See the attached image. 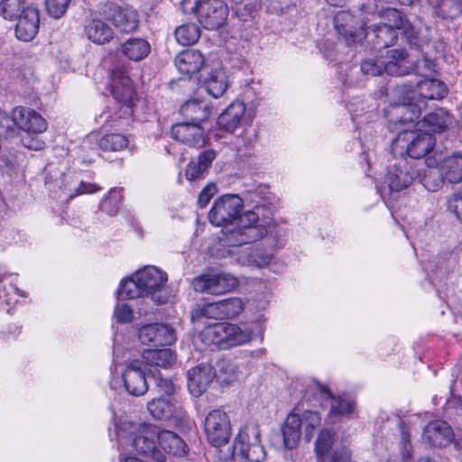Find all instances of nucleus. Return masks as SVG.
Listing matches in <instances>:
<instances>
[{
  "instance_id": "obj_17",
  "label": "nucleus",
  "mask_w": 462,
  "mask_h": 462,
  "mask_svg": "<svg viewBox=\"0 0 462 462\" xmlns=\"http://www.w3.org/2000/svg\"><path fill=\"white\" fill-rule=\"evenodd\" d=\"M110 86L116 103H134L136 92L132 79L123 68L116 66L111 70Z\"/></svg>"
},
{
  "instance_id": "obj_30",
  "label": "nucleus",
  "mask_w": 462,
  "mask_h": 462,
  "mask_svg": "<svg viewBox=\"0 0 462 462\" xmlns=\"http://www.w3.org/2000/svg\"><path fill=\"white\" fill-rule=\"evenodd\" d=\"M452 116L445 109L439 108L434 112H431L425 116L421 122H418L420 125V128H423L424 133H442L449 125L452 123Z\"/></svg>"
},
{
  "instance_id": "obj_43",
  "label": "nucleus",
  "mask_w": 462,
  "mask_h": 462,
  "mask_svg": "<svg viewBox=\"0 0 462 462\" xmlns=\"http://www.w3.org/2000/svg\"><path fill=\"white\" fill-rule=\"evenodd\" d=\"M174 34L180 44L189 46L199 41L200 37V30L197 24L189 23L177 27Z\"/></svg>"
},
{
  "instance_id": "obj_59",
  "label": "nucleus",
  "mask_w": 462,
  "mask_h": 462,
  "mask_svg": "<svg viewBox=\"0 0 462 462\" xmlns=\"http://www.w3.org/2000/svg\"><path fill=\"white\" fill-rule=\"evenodd\" d=\"M114 316L118 323H130L134 318V311L126 303L117 304L114 310Z\"/></svg>"
},
{
  "instance_id": "obj_42",
  "label": "nucleus",
  "mask_w": 462,
  "mask_h": 462,
  "mask_svg": "<svg viewBox=\"0 0 462 462\" xmlns=\"http://www.w3.org/2000/svg\"><path fill=\"white\" fill-rule=\"evenodd\" d=\"M32 6L26 0H3L0 3V15L5 20L14 21L25 13L27 7Z\"/></svg>"
},
{
  "instance_id": "obj_29",
  "label": "nucleus",
  "mask_w": 462,
  "mask_h": 462,
  "mask_svg": "<svg viewBox=\"0 0 462 462\" xmlns=\"http://www.w3.org/2000/svg\"><path fill=\"white\" fill-rule=\"evenodd\" d=\"M245 112V106L243 102L231 103L217 118L219 127L226 132L233 133L240 125Z\"/></svg>"
},
{
  "instance_id": "obj_26",
  "label": "nucleus",
  "mask_w": 462,
  "mask_h": 462,
  "mask_svg": "<svg viewBox=\"0 0 462 462\" xmlns=\"http://www.w3.org/2000/svg\"><path fill=\"white\" fill-rule=\"evenodd\" d=\"M174 63L180 73L190 77L201 69L205 58L199 51L188 49L175 57Z\"/></svg>"
},
{
  "instance_id": "obj_2",
  "label": "nucleus",
  "mask_w": 462,
  "mask_h": 462,
  "mask_svg": "<svg viewBox=\"0 0 462 462\" xmlns=\"http://www.w3.org/2000/svg\"><path fill=\"white\" fill-rule=\"evenodd\" d=\"M236 226L223 233L221 241L226 246H239L256 242L268 233L267 221H261L257 210H248L236 218Z\"/></svg>"
},
{
  "instance_id": "obj_19",
  "label": "nucleus",
  "mask_w": 462,
  "mask_h": 462,
  "mask_svg": "<svg viewBox=\"0 0 462 462\" xmlns=\"http://www.w3.org/2000/svg\"><path fill=\"white\" fill-rule=\"evenodd\" d=\"M13 121L28 134H41L47 129L46 120L36 111L26 106H16L13 111Z\"/></svg>"
},
{
  "instance_id": "obj_37",
  "label": "nucleus",
  "mask_w": 462,
  "mask_h": 462,
  "mask_svg": "<svg viewBox=\"0 0 462 462\" xmlns=\"http://www.w3.org/2000/svg\"><path fill=\"white\" fill-rule=\"evenodd\" d=\"M445 180L449 183H459L462 181V153H453L445 158L440 166Z\"/></svg>"
},
{
  "instance_id": "obj_33",
  "label": "nucleus",
  "mask_w": 462,
  "mask_h": 462,
  "mask_svg": "<svg viewBox=\"0 0 462 462\" xmlns=\"http://www.w3.org/2000/svg\"><path fill=\"white\" fill-rule=\"evenodd\" d=\"M300 429V417L294 412H291L282 428L283 443L286 448L293 449L298 446L301 435Z\"/></svg>"
},
{
  "instance_id": "obj_51",
  "label": "nucleus",
  "mask_w": 462,
  "mask_h": 462,
  "mask_svg": "<svg viewBox=\"0 0 462 462\" xmlns=\"http://www.w3.org/2000/svg\"><path fill=\"white\" fill-rule=\"evenodd\" d=\"M444 180L445 178L441 170L439 171L434 169H429L424 171L423 176L420 179V183H421L427 190L435 192L442 187Z\"/></svg>"
},
{
  "instance_id": "obj_60",
  "label": "nucleus",
  "mask_w": 462,
  "mask_h": 462,
  "mask_svg": "<svg viewBox=\"0 0 462 462\" xmlns=\"http://www.w3.org/2000/svg\"><path fill=\"white\" fill-rule=\"evenodd\" d=\"M207 172L208 171L203 169L197 161H191L187 165L185 175L189 180H195L203 179Z\"/></svg>"
},
{
  "instance_id": "obj_15",
  "label": "nucleus",
  "mask_w": 462,
  "mask_h": 462,
  "mask_svg": "<svg viewBox=\"0 0 462 462\" xmlns=\"http://www.w3.org/2000/svg\"><path fill=\"white\" fill-rule=\"evenodd\" d=\"M138 336L141 343L150 348L164 347L176 340L174 328L165 323L146 324L139 329Z\"/></svg>"
},
{
  "instance_id": "obj_18",
  "label": "nucleus",
  "mask_w": 462,
  "mask_h": 462,
  "mask_svg": "<svg viewBox=\"0 0 462 462\" xmlns=\"http://www.w3.org/2000/svg\"><path fill=\"white\" fill-rule=\"evenodd\" d=\"M217 376L214 367L201 363L187 372L188 388L193 396L199 397L208 390L213 379Z\"/></svg>"
},
{
  "instance_id": "obj_40",
  "label": "nucleus",
  "mask_w": 462,
  "mask_h": 462,
  "mask_svg": "<svg viewBox=\"0 0 462 462\" xmlns=\"http://www.w3.org/2000/svg\"><path fill=\"white\" fill-rule=\"evenodd\" d=\"M433 14L442 20H454L462 14V0H435Z\"/></svg>"
},
{
  "instance_id": "obj_1",
  "label": "nucleus",
  "mask_w": 462,
  "mask_h": 462,
  "mask_svg": "<svg viewBox=\"0 0 462 462\" xmlns=\"http://www.w3.org/2000/svg\"><path fill=\"white\" fill-rule=\"evenodd\" d=\"M379 16L385 22L372 24L367 32V35L372 36L375 48L385 49L396 45L399 33L402 35V42L410 48L419 50L421 47L422 38L420 29L411 23L402 11L387 7L379 12Z\"/></svg>"
},
{
  "instance_id": "obj_45",
  "label": "nucleus",
  "mask_w": 462,
  "mask_h": 462,
  "mask_svg": "<svg viewBox=\"0 0 462 462\" xmlns=\"http://www.w3.org/2000/svg\"><path fill=\"white\" fill-rule=\"evenodd\" d=\"M119 300H130L139 297H145L142 288L137 284L135 273L133 277L123 279L117 290Z\"/></svg>"
},
{
  "instance_id": "obj_53",
  "label": "nucleus",
  "mask_w": 462,
  "mask_h": 462,
  "mask_svg": "<svg viewBox=\"0 0 462 462\" xmlns=\"http://www.w3.org/2000/svg\"><path fill=\"white\" fill-rule=\"evenodd\" d=\"M239 451L250 462H263L266 457V452L261 440L250 444L245 448H239Z\"/></svg>"
},
{
  "instance_id": "obj_16",
  "label": "nucleus",
  "mask_w": 462,
  "mask_h": 462,
  "mask_svg": "<svg viewBox=\"0 0 462 462\" xmlns=\"http://www.w3.org/2000/svg\"><path fill=\"white\" fill-rule=\"evenodd\" d=\"M142 363L150 375L162 374L161 369L168 370L176 362V355L170 348H147L142 353Z\"/></svg>"
},
{
  "instance_id": "obj_55",
  "label": "nucleus",
  "mask_w": 462,
  "mask_h": 462,
  "mask_svg": "<svg viewBox=\"0 0 462 462\" xmlns=\"http://www.w3.org/2000/svg\"><path fill=\"white\" fill-rule=\"evenodd\" d=\"M266 188L264 186H258L254 189L246 190L245 192L244 200L250 201L254 204V209L259 211L263 207V201L266 198Z\"/></svg>"
},
{
  "instance_id": "obj_21",
  "label": "nucleus",
  "mask_w": 462,
  "mask_h": 462,
  "mask_svg": "<svg viewBox=\"0 0 462 462\" xmlns=\"http://www.w3.org/2000/svg\"><path fill=\"white\" fill-rule=\"evenodd\" d=\"M124 386L127 393L134 396H142L148 391L145 373L140 366V361L134 360L123 374Z\"/></svg>"
},
{
  "instance_id": "obj_9",
  "label": "nucleus",
  "mask_w": 462,
  "mask_h": 462,
  "mask_svg": "<svg viewBox=\"0 0 462 462\" xmlns=\"http://www.w3.org/2000/svg\"><path fill=\"white\" fill-rule=\"evenodd\" d=\"M204 431L209 444L216 448L225 446L232 435L229 416L220 409L209 411L204 420Z\"/></svg>"
},
{
  "instance_id": "obj_12",
  "label": "nucleus",
  "mask_w": 462,
  "mask_h": 462,
  "mask_svg": "<svg viewBox=\"0 0 462 462\" xmlns=\"http://www.w3.org/2000/svg\"><path fill=\"white\" fill-rule=\"evenodd\" d=\"M193 9L199 23L207 30L220 28L228 15L227 5L222 0H199Z\"/></svg>"
},
{
  "instance_id": "obj_46",
  "label": "nucleus",
  "mask_w": 462,
  "mask_h": 462,
  "mask_svg": "<svg viewBox=\"0 0 462 462\" xmlns=\"http://www.w3.org/2000/svg\"><path fill=\"white\" fill-rule=\"evenodd\" d=\"M220 312V319H232L238 316L244 310V303L241 299L232 297L217 301Z\"/></svg>"
},
{
  "instance_id": "obj_27",
  "label": "nucleus",
  "mask_w": 462,
  "mask_h": 462,
  "mask_svg": "<svg viewBox=\"0 0 462 462\" xmlns=\"http://www.w3.org/2000/svg\"><path fill=\"white\" fill-rule=\"evenodd\" d=\"M383 60L384 72L391 76H403L409 73L411 66L408 53L404 49L387 51Z\"/></svg>"
},
{
  "instance_id": "obj_50",
  "label": "nucleus",
  "mask_w": 462,
  "mask_h": 462,
  "mask_svg": "<svg viewBox=\"0 0 462 462\" xmlns=\"http://www.w3.org/2000/svg\"><path fill=\"white\" fill-rule=\"evenodd\" d=\"M154 380L155 388L162 396L165 398H175V394L180 389L171 380V378L163 374L151 375Z\"/></svg>"
},
{
  "instance_id": "obj_14",
  "label": "nucleus",
  "mask_w": 462,
  "mask_h": 462,
  "mask_svg": "<svg viewBox=\"0 0 462 462\" xmlns=\"http://www.w3.org/2000/svg\"><path fill=\"white\" fill-rule=\"evenodd\" d=\"M103 14L121 32L130 33L138 28L139 15L134 9L127 5L107 3L104 6Z\"/></svg>"
},
{
  "instance_id": "obj_5",
  "label": "nucleus",
  "mask_w": 462,
  "mask_h": 462,
  "mask_svg": "<svg viewBox=\"0 0 462 462\" xmlns=\"http://www.w3.org/2000/svg\"><path fill=\"white\" fill-rule=\"evenodd\" d=\"M436 144V138L432 134L424 133L420 128L419 132L408 128L399 133L392 144L393 153L407 154L413 159H420L430 153Z\"/></svg>"
},
{
  "instance_id": "obj_41",
  "label": "nucleus",
  "mask_w": 462,
  "mask_h": 462,
  "mask_svg": "<svg viewBox=\"0 0 462 462\" xmlns=\"http://www.w3.org/2000/svg\"><path fill=\"white\" fill-rule=\"evenodd\" d=\"M61 189L69 199L78 195L90 194L101 189V188L96 183L84 182L83 180L79 181L74 177L65 178Z\"/></svg>"
},
{
  "instance_id": "obj_11",
  "label": "nucleus",
  "mask_w": 462,
  "mask_h": 462,
  "mask_svg": "<svg viewBox=\"0 0 462 462\" xmlns=\"http://www.w3.org/2000/svg\"><path fill=\"white\" fill-rule=\"evenodd\" d=\"M191 285L197 292L221 295L235 289L238 281L227 273H207L196 276Z\"/></svg>"
},
{
  "instance_id": "obj_35",
  "label": "nucleus",
  "mask_w": 462,
  "mask_h": 462,
  "mask_svg": "<svg viewBox=\"0 0 462 462\" xmlns=\"http://www.w3.org/2000/svg\"><path fill=\"white\" fill-rule=\"evenodd\" d=\"M180 112L185 118V121L196 123L199 125L206 121L210 115L208 106L203 101L196 99L185 102L180 106Z\"/></svg>"
},
{
  "instance_id": "obj_13",
  "label": "nucleus",
  "mask_w": 462,
  "mask_h": 462,
  "mask_svg": "<svg viewBox=\"0 0 462 462\" xmlns=\"http://www.w3.org/2000/svg\"><path fill=\"white\" fill-rule=\"evenodd\" d=\"M334 431L323 429L319 431L315 442L317 462H347L350 460V451L346 447L332 448Z\"/></svg>"
},
{
  "instance_id": "obj_52",
  "label": "nucleus",
  "mask_w": 462,
  "mask_h": 462,
  "mask_svg": "<svg viewBox=\"0 0 462 462\" xmlns=\"http://www.w3.org/2000/svg\"><path fill=\"white\" fill-rule=\"evenodd\" d=\"M260 7L259 0H233V10L236 16L246 21Z\"/></svg>"
},
{
  "instance_id": "obj_31",
  "label": "nucleus",
  "mask_w": 462,
  "mask_h": 462,
  "mask_svg": "<svg viewBox=\"0 0 462 462\" xmlns=\"http://www.w3.org/2000/svg\"><path fill=\"white\" fill-rule=\"evenodd\" d=\"M415 95L418 94L421 98L419 102H423L426 99L439 100L448 95V88L444 82L436 79H425L420 80L416 85Z\"/></svg>"
},
{
  "instance_id": "obj_3",
  "label": "nucleus",
  "mask_w": 462,
  "mask_h": 462,
  "mask_svg": "<svg viewBox=\"0 0 462 462\" xmlns=\"http://www.w3.org/2000/svg\"><path fill=\"white\" fill-rule=\"evenodd\" d=\"M396 102L385 109V117L390 125L404 126L417 121L421 114L420 104L413 103L415 91L412 85H398L393 89Z\"/></svg>"
},
{
  "instance_id": "obj_7",
  "label": "nucleus",
  "mask_w": 462,
  "mask_h": 462,
  "mask_svg": "<svg viewBox=\"0 0 462 462\" xmlns=\"http://www.w3.org/2000/svg\"><path fill=\"white\" fill-rule=\"evenodd\" d=\"M137 284L142 288L145 297L151 299L157 304L166 303L167 294L164 287L168 281L167 273L154 266H146L135 273Z\"/></svg>"
},
{
  "instance_id": "obj_28",
  "label": "nucleus",
  "mask_w": 462,
  "mask_h": 462,
  "mask_svg": "<svg viewBox=\"0 0 462 462\" xmlns=\"http://www.w3.org/2000/svg\"><path fill=\"white\" fill-rule=\"evenodd\" d=\"M358 25V20L349 11H338L334 16V27L347 44L356 42Z\"/></svg>"
},
{
  "instance_id": "obj_38",
  "label": "nucleus",
  "mask_w": 462,
  "mask_h": 462,
  "mask_svg": "<svg viewBox=\"0 0 462 462\" xmlns=\"http://www.w3.org/2000/svg\"><path fill=\"white\" fill-rule=\"evenodd\" d=\"M150 51V43L142 38H131L122 44V52L131 60H142Z\"/></svg>"
},
{
  "instance_id": "obj_6",
  "label": "nucleus",
  "mask_w": 462,
  "mask_h": 462,
  "mask_svg": "<svg viewBox=\"0 0 462 462\" xmlns=\"http://www.w3.org/2000/svg\"><path fill=\"white\" fill-rule=\"evenodd\" d=\"M146 406L150 415L156 420L166 421L175 427H189V416L176 398L160 396L149 401Z\"/></svg>"
},
{
  "instance_id": "obj_22",
  "label": "nucleus",
  "mask_w": 462,
  "mask_h": 462,
  "mask_svg": "<svg viewBox=\"0 0 462 462\" xmlns=\"http://www.w3.org/2000/svg\"><path fill=\"white\" fill-rule=\"evenodd\" d=\"M418 177H420L419 173L411 171L407 163L400 162L389 168L385 182L391 192H399L408 188Z\"/></svg>"
},
{
  "instance_id": "obj_48",
  "label": "nucleus",
  "mask_w": 462,
  "mask_h": 462,
  "mask_svg": "<svg viewBox=\"0 0 462 462\" xmlns=\"http://www.w3.org/2000/svg\"><path fill=\"white\" fill-rule=\"evenodd\" d=\"M301 425L304 427V439L310 442L314 436L316 430L321 424V417L318 411H305L300 417Z\"/></svg>"
},
{
  "instance_id": "obj_54",
  "label": "nucleus",
  "mask_w": 462,
  "mask_h": 462,
  "mask_svg": "<svg viewBox=\"0 0 462 462\" xmlns=\"http://www.w3.org/2000/svg\"><path fill=\"white\" fill-rule=\"evenodd\" d=\"M400 452L404 462H408L411 457L413 448L411 444L410 432L404 423H401Z\"/></svg>"
},
{
  "instance_id": "obj_57",
  "label": "nucleus",
  "mask_w": 462,
  "mask_h": 462,
  "mask_svg": "<svg viewBox=\"0 0 462 462\" xmlns=\"http://www.w3.org/2000/svg\"><path fill=\"white\" fill-rule=\"evenodd\" d=\"M70 0H46V9L49 14L55 19L64 15Z\"/></svg>"
},
{
  "instance_id": "obj_49",
  "label": "nucleus",
  "mask_w": 462,
  "mask_h": 462,
  "mask_svg": "<svg viewBox=\"0 0 462 462\" xmlns=\"http://www.w3.org/2000/svg\"><path fill=\"white\" fill-rule=\"evenodd\" d=\"M203 319H221L217 302L198 305L195 309L192 310L191 320L193 322H199Z\"/></svg>"
},
{
  "instance_id": "obj_47",
  "label": "nucleus",
  "mask_w": 462,
  "mask_h": 462,
  "mask_svg": "<svg viewBox=\"0 0 462 462\" xmlns=\"http://www.w3.org/2000/svg\"><path fill=\"white\" fill-rule=\"evenodd\" d=\"M123 199V189L113 188L110 189L108 195L102 199L99 205L101 211L115 216L119 209V204Z\"/></svg>"
},
{
  "instance_id": "obj_8",
  "label": "nucleus",
  "mask_w": 462,
  "mask_h": 462,
  "mask_svg": "<svg viewBox=\"0 0 462 462\" xmlns=\"http://www.w3.org/2000/svg\"><path fill=\"white\" fill-rule=\"evenodd\" d=\"M244 199L236 194H225L215 200L208 212V221L216 226H227L236 220Z\"/></svg>"
},
{
  "instance_id": "obj_24",
  "label": "nucleus",
  "mask_w": 462,
  "mask_h": 462,
  "mask_svg": "<svg viewBox=\"0 0 462 462\" xmlns=\"http://www.w3.org/2000/svg\"><path fill=\"white\" fill-rule=\"evenodd\" d=\"M423 437L432 447L444 448L451 443L454 433L448 423L444 420H433L427 424Z\"/></svg>"
},
{
  "instance_id": "obj_32",
  "label": "nucleus",
  "mask_w": 462,
  "mask_h": 462,
  "mask_svg": "<svg viewBox=\"0 0 462 462\" xmlns=\"http://www.w3.org/2000/svg\"><path fill=\"white\" fill-rule=\"evenodd\" d=\"M158 448L173 456L187 454V445L184 440L173 431L159 428Z\"/></svg>"
},
{
  "instance_id": "obj_36",
  "label": "nucleus",
  "mask_w": 462,
  "mask_h": 462,
  "mask_svg": "<svg viewBox=\"0 0 462 462\" xmlns=\"http://www.w3.org/2000/svg\"><path fill=\"white\" fill-rule=\"evenodd\" d=\"M85 33L94 43L105 44L114 38L113 29L100 19H92L85 26Z\"/></svg>"
},
{
  "instance_id": "obj_4",
  "label": "nucleus",
  "mask_w": 462,
  "mask_h": 462,
  "mask_svg": "<svg viewBox=\"0 0 462 462\" xmlns=\"http://www.w3.org/2000/svg\"><path fill=\"white\" fill-rule=\"evenodd\" d=\"M208 346L216 345L221 348H229L245 344L251 336L236 324L217 322L207 326L199 335Z\"/></svg>"
},
{
  "instance_id": "obj_10",
  "label": "nucleus",
  "mask_w": 462,
  "mask_h": 462,
  "mask_svg": "<svg viewBox=\"0 0 462 462\" xmlns=\"http://www.w3.org/2000/svg\"><path fill=\"white\" fill-rule=\"evenodd\" d=\"M158 426L143 423L134 435L133 447L140 455L151 457L156 462H165V455L158 448Z\"/></svg>"
},
{
  "instance_id": "obj_63",
  "label": "nucleus",
  "mask_w": 462,
  "mask_h": 462,
  "mask_svg": "<svg viewBox=\"0 0 462 462\" xmlns=\"http://www.w3.org/2000/svg\"><path fill=\"white\" fill-rule=\"evenodd\" d=\"M448 208L462 222V192L454 194L448 199Z\"/></svg>"
},
{
  "instance_id": "obj_34",
  "label": "nucleus",
  "mask_w": 462,
  "mask_h": 462,
  "mask_svg": "<svg viewBox=\"0 0 462 462\" xmlns=\"http://www.w3.org/2000/svg\"><path fill=\"white\" fill-rule=\"evenodd\" d=\"M207 92L213 97H222L228 87L227 76L221 68L211 69L203 79Z\"/></svg>"
},
{
  "instance_id": "obj_23",
  "label": "nucleus",
  "mask_w": 462,
  "mask_h": 462,
  "mask_svg": "<svg viewBox=\"0 0 462 462\" xmlns=\"http://www.w3.org/2000/svg\"><path fill=\"white\" fill-rule=\"evenodd\" d=\"M15 35L23 42H30L37 35L40 25V14L36 7H27L25 13L15 19Z\"/></svg>"
},
{
  "instance_id": "obj_58",
  "label": "nucleus",
  "mask_w": 462,
  "mask_h": 462,
  "mask_svg": "<svg viewBox=\"0 0 462 462\" xmlns=\"http://www.w3.org/2000/svg\"><path fill=\"white\" fill-rule=\"evenodd\" d=\"M133 115L134 103H116L111 121L116 123L119 119L130 120Z\"/></svg>"
},
{
  "instance_id": "obj_25",
  "label": "nucleus",
  "mask_w": 462,
  "mask_h": 462,
  "mask_svg": "<svg viewBox=\"0 0 462 462\" xmlns=\"http://www.w3.org/2000/svg\"><path fill=\"white\" fill-rule=\"evenodd\" d=\"M315 388L322 397L331 400L329 416H348L354 412L356 402L353 399L346 396H336L328 385L318 382L315 383Z\"/></svg>"
},
{
  "instance_id": "obj_20",
  "label": "nucleus",
  "mask_w": 462,
  "mask_h": 462,
  "mask_svg": "<svg viewBox=\"0 0 462 462\" xmlns=\"http://www.w3.org/2000/svg\"><path fill=\"white\" fill-rule=\"evenodd\" d=\"M171 135L174 140L192 147H201L205 143L204 130L196 123H177L172 125Z\"/></svg>"
},
{
  "instance_id": "obj_56",
  "label": "nucleus",
  "mask_w": 462,
  "mask_h": 462,
  "mask_svg": "<svg viewBox=\"0 0 462 462\" xmlns=\"http://www.w3.org/2000/svg\"><path fill=\"white\" fill-rule=\"evenodd\" d=\"M361 70L365 75H382L384 72L383 58L364 60L361 63Z\"/></svg>"
},
{
  "instance_id": "obj_61",
  "label": "nucleus",
  "mask_w": 462,
  "mask_h": 462,
  "mask_svg": "<svg viewBox=\"0 0 462 462\" xmlns=\"http://www.w3.org/2000/svg\"><path fill=\"white\" fill-rule=\"evenodd\" d=\"M217 367L219 375L225 376L223 381L229 382L235 379L237 368L229 360H221L217 363Z\"/></svg>"
},
{
  "instance_id": "obj_39",
  "label": "nucleus",
  "mask_w": 462,
  "mask_h": 462,
  "mask_svg": "<svg viewBox=\"0 0 462 462\" xmlns=\"http://www.w3.org/2000/svg\"><path fill=\"white\" fill-rule=\"evenodd\" d=\"M261 440L260 426L255 420L246 421L240 429L235 439L236 448H245Z\"/></svg>"
},
{
  "instance_id": "obj_64",
  "label": "nucleus",
  "mask_w": 462,
  "mask_h": 462,
  "mask_svg": "<svg viewBox=\"0 0 462 462\" xmlns=\"http://www.w3.org/2000/svg\"><path fill=\"white\" fill-rule=\"evenodd\" d=\"M216 159V152L212 149L201 152L197 162L202 166L203 169L208 171L211 167L212 162Z\"/></svg>"
},
{
  "instance_id": "obj_44",
  "label": "nucleus",
  "mask_w": 462,
  "mask_h": 462,
  "mask_svg": "<svg viewBox=\"0 0 462 462\" xmlns=\"http://www.w3.org/2000/svg\"><path fill=\"white\" fill-rule=\"evenodd\" d=\"M128 144L127 136L116 133L105 134L98 141V146L104 152H119L127 148Z\"/></svg>"
},
{
  "instance_id": "obj_62",
  "label": "nucleus",
  "mask_w": 462,
  "mask_h": 462,
  "mask_svg": "<svg viewBox=\"0 0 462 462\" xmlns=\"http://www.w3.org/2000/svg\"><path fill=\"white\" fill-rule=\"evenodd\" d=\"M217 188L213 183L208 184L206 187H204L199 194L198 198V205L199 208H204L209 203L210 199L217 193Z\"/></svg>"
}]
</instances>
